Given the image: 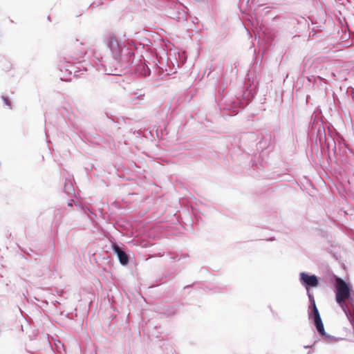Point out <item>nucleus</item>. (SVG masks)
<instances>
[{"instance_id":"obj_1","label":"nucleus","mask_w":354,"mask_h":354,"mask_svg":"<svg viewBox=\"0 0 354 354\" xmlns=\"http://www.w3.org/2000/svg\"><path fill=\"white\" fill-rule=\"evenodd\" d=\"M136 48L132 40L118 39L112 35V82H118L122 73H128Z\"/></svg>"},{"instance_id":"obj_2","label":"nucleus","mask_w":354,"mask_h":354,"mask_svg":"<svg viewBox=\"0 0 354 354\" xmlns=\"http://www.w3.org/2000/svg\"><path fill=\"white\" fill-rule=\"evenodd\" d=\"M256 94L257 84L254 80L248 77L233 94L227 97L224 96L219 106L221 109L230 111L229 115H236L250 103Z\"/></svg>"},{"instance_id":"obj_3","label":"nucleus","mask_w":354,"mask_h":354,"mask_svg":"<svg viewBox=\"0 0 354 354\" xmlns=\"http://www.w3.org/2000/svg\"><path fill=\"white\" fill-rule=\"evenodd\" d=\"M187 61L185 52L170 53L167 57V64L168 68H165L167 74L175 73L177 68L182 66Z\"/></svg>"},{"instance_id":"obj_4","label":"nucleus","mask_w":354,"mask_h":354,"mask_svg":"<svg viewBox=\"0 0 354 354\" xmlns=\"http://www.w3.org/2000/svg\"><path fill=\"white\" fill-rule=\"evenodd\" d=\"M185 8H186L181 3L173 0L167 6V15L169 17L178 21L186 20L187 15Z\"/></svg>"},{"instance_id":"obj_5","label":"nucleus","mask_w":354,"mask_h":354,"mask_svg":"<svg viewBox=\"0 0 354 354\" xmlns=\"http://www.w3.org/2000/svg\"><path fill=\"white\" fill-rule=\"evenodd\" d=\"M299 282L306 288H316L319 285V279L315 274H310L305 272L299 273Z\"/></svg>"},{"instance_id":"obj_6","label":"nucleus","mask_w":354,"mask_h":354,"mask_svg":"<svg viewBox=\"0 0 354 354\" xmlns=\"http://www.w3.org/2000/svg\"><path fill=\"white\" fill-rule=\"evenodd\" d=\"M112 250L116 254L120 263L123 266H127L130 261V255L124 246H120L115 243L112 242Z\"/></svg>"},{"instance_id":"obj_7","label":"nucleus","mask_w":354,"mask_h":354,"mask_svg":"<svg viewBox=\"0 0 354 354\" xmlns=\"http://www.w3.org/2000/svg\"><path fill=\"white\" fill-rule=\"evenodd\" d=\"M65 71L68 72L70 75H73L75 77H81L83 75V72L86 71V69L82 67L80 62L71 63L66 62L64 66H62L61 71Z\"/></svg>"},{"instance_id":"obj_8","label":"nucleus","mask_w":354,"mask_h":354,"mask_svg":"<svg viewBox=\"0 0 354 354\" xmlns=\"http://www.w3.org/2000/svg\"><path fill=\"white\" fill-rule=\"evenodd\" d=\"M307 295L309 299L310 305L308 307V318L313 321L319 320L321 317L319 310L316 306L315 300L313 295L310 292V290H306Z\"/></svg>"},{"instance_id":"obj_9","label":"nucleus","mask_w":354,"mask_h":354,"mask_svg":"<svg viewBox=\"0 0 354 354\" xmlns=\"http://www.w3.org/2000/svg\"><path fill=\"white\" fill-rule=\"evenodd\" d=\"M108 59L105 58L102 54L99 52L94 53V64L96 70L102 73L103 75H110L109 73H107V68L106 66V64L107 63Z\"/></svg>"},{"instance_id":"obj_10","label":"nucleus","mask_w":354,"mask_h":354,"mask_svg":"<svg viewBox=\"0 0 354 354\" xmlns=\"http://www.w3.org/2000/svg\"><path fill=\"white\" fill-rule=\"evenodd\" d=\"M315 327L316 328V330L317 333L322 335V338L327 342L330 343L334 341H337L339 338H337L334 336H332L330 335H328L326 333L324 327V324L322 322V318H320L319 320H315L313 322Z\"/></svg>"},{"instance_id":"obj_11","label":"nucleus","mask_w":354,"mask_h":354,"mask_svg":"<svg viewBox=\"0 0 354 354\" xmlns=\"http://www.w3.org/2000/svg\"><path fill=\"white\" fill-rule=\"evenodd\" d=\"M308 81L313 83V87L317 90H326V80L320 76L308 77Z\"/></svg>"},{"instance_id":"obj_12","label":"nucleus","mask_w":354,"mask_h":354,"mask_svg":"<svg viewBox=\"0 0 354 354\" xmlns=\"http://www.w3.org/2000/svg\"><path fill=\"white\" fill-rule=\"evenodd\" d=\"M272 136L271 134H268L263 136L257 143V147L258 150L264 151L268 149L272 145Z\"/></svg>"},{"instance_id":"obj_13","label":"nucleus","mask_w":354,"mask_h":354,"mask_svg":"<svg viewBox=\"0 0 354 354\" xmlns=\"http://www.w3.org/2000/svg\"><path fill=\"white\" fill-rule=\"evenodd\" d=\"M64 192L68 196H72L75 194V189L71 178H66L64 185Z\"/></svg>"},{"instance_id":"obj_14","label":"nucleus","mask_w":354,"mask_h":354,"mask_svg":"<svg viewBox=\"0 0 354 354\" xmlns=\"http://www.w3.org/2000/svg\"><path fill=\"white\" fill-rule=\"evenodd\" d=\"M137 73L142 76H149L151 74L150 69L145 63L139 64L136 68Z\"/></svg>"},{"instance_id":"obj_15","label":"nucleus","mask_w":354,"mask_h":354,"mask_svg":"<svg viewBox=\"0 0 354 354\" xmlns=\"http://www.w3.org/2000/svg\"><path fill=\"white\" fill-rule=\"evenodd\" d=\"M109 258L110 254L107 253L106 257H103L102 262L100 263L102 268L108 274H109L111 272L110 260H109Z\"/></svg>"},{"instance_id":"obj_16","label":"nucleus","mask_w":354,"mask_h":354,"mask_svg":"<svg viewBox=\"0 0 354 354\" xmlns=\"http://www.w3.org/2000/svg\"><path fill=\"white\" fill-rule=\"evenodd\" d=\"M144 96L145 93H142V91H139L133 94L131 96L130 100L133 104H138L141 100H143Z\"/></svg>"},{"instance_id":"obj_17","label":"nucleus","mask_w":354,"mask_h":354,"mask_svg":"<svg viewBox=\"0 0 354 354\" xmlns=\"http://www.w3.org/2000/svg\"><path fill=\"white\" fill-rule=\"evenodd\" d=\"M177 308L175 306H167L165 308L163 313L167 316H173L177 313Z\"/></svg>"},{"instance_id":"obj_18","label":"nucleus","mask_w":354,"mask_h":354,"mask_svg":"<svg viewBox=\"0 0 354 354\" xmlns=\"http://www.w3.org/2000/svg\"><path fill=\"white\" fill-rule=\"evenodd\" d=\"M104 41L107 48L111 49V33L109 31L104 35Z\"/></svg>"},{"instance_id":"obj_19","label":"nucleus","mask_w":354,"mask_h":354,"mask_svg":"<svg viewBox=\"0 0 354 354\" xmlns=\"http://www.w3.org/2000/svg\"><path fill=\"white\" fill-rule=\"evenodd\" d=\"M83 212L85 214L88 216V217L93 221V218L92 216H95V217H97V214L96 213H93L88 207L83 208Z\"/></svg>"},{"instance_id":"obj_20","label":"nucleus","mask_w":354,"mask_h":354,"mask_svg":"<svg viewBox=\"0 0 354 354\" xmlns=\"http://www.w3.org/2000/svg\"><path fill=\"white\" fill-rule=\"evenodd\" d=\"M99 213H100V216L104 221H106L107 222H109L111 219V217H110V214H109L108 213H104L102 209H99Z\"/></svg>"},{"instance_id":"obj_21","label":"nucleus","mask_w":354,"mask_h":354,"mask_svg":"<svg viewBox=\"0 0 354 354\" xmlns=\"http://www.w3.org/2000/svg\"><path fill=\"white\" fill-rule=\"evenodd\" d=\"M104 1L105 0L95 1L90 5V7L94 8L99 6L103 5Z\"/></svg>"},{"instance_id":"obj_22","label":"nucleus","mask_w":354,"mask_h":354,"mask_svg":"<svg viewBox=\"0 0 354 354\" xmlns=\"http://www.w3.org/2000/svg\"><path fill=\"white\" fill-rule=\"evenodd\" d=\"M168 255L169 256V258L174 261H178L180 259V256L178 254H173V253L169 252Z\"/></svg>"},{"instance_id":"obj_23","label":"nucleus","mask_w":354,"mask_h":354,"mask_svg":"<svg viewBox=\"0 0 354 354\" xmlns=\"http://www.w3.org/2000/svg\"><path fill=\"white\" fill-rule=\"evenodd\" d=\"M3 100L4 103L11 109L10 101L6 97H3Z\"/></svg>"},{"instance_id":"obj_24","label":"nucleus","mask_w":354,"mask_h":354,"mask_svg":"<svg viewBox=\"0 0 354 354\" xmlns=\"http://www.w3.org/2000/svg\"><path fill=\"white\" fill-rule=\"evenodd\" d=\"M127 73H126L125 75H124V74L122 73V75L121 77H119L118 78V83H120V82H121V81L124 82V79H126V77H124V78H122V77H123V76H126V75H127ZM113 82H115V83H117V82H116V81H113Z\"/></svg>"},{"instance_id":"obj_25","label":"nucleus","mask_w":354,"mask_h":354,"mask_svg":"<svg viewBox=\"0 0 354 354\" xmlns=\"http://www.w3.org/2000/svg\"><path fill=\"white\" fill-rule=\"evenodd\" d=\"M61 80H64V81H71V77H68V78L61 77Z\"/></svg>"},{"instance_id":"obj_26","label":"nucleus","mask_w":354,"mask_h":354,"mask_svg":"<svg viewBox=\"0 0 354 354\" xmlns=\"http://www.w3.org/2000/svg\"><path fill=\"white\" fill-rule=\"evenodd\" d=\"M73 200L70 201L68 203V206H69V207H72V206H73Z\"/></svg>"},{"instance_id":"obj_27","label":"nucleus","mask_w":354,"mask_h":354,"mask_svg":"<svg viewBox=\"0 0 354 354\" xmlns=\"http://www.w3.org/2000/svg\"><path fill=\"white\" fill-rule=\"evenodd\" d=\"M326 142H327V147L329 149L330 147V144L326 138Z\"/></svg>"},{"instance_id":"obj_28","label":"nucleus","mask_w":354,"mask_h":354,"mask_svg":"<svg viewBox=\"0 0 354 354\" xmlns=\"http://www.w3.org/2000/svg\"><path fill=\"white\" fill-rule=\"evenodd\" d=\"M191 287V285H188L184 287V289L189 288Z\"/></svg>"},{"instance_id":"obj_29","label":"nucleus","mask_w":354,"mask_h":354,"mask_svg":"<svg viewBox=\"0 0 354 354\" xmlns=\"http://www.w3.org/2000/svg\"><path fill=\"white\" fill-rule=\"evenodd\" d=\"M158 256H160V257H162V256L164 255V253H160V252H159V253L158 254Z\"/></svg>"},{"instance_id":"obj_30","label":"nucleus","mask_w":354,"mask_h":354,"mask_svg":"<svg viewBox=\"0 0 354 354\" xmlns=\"http://www.w3.org/2000/svg\"><path fill=\"white\" fill-rule=\"evenodd\" d=\"M84 54H85V53H84V52H82V53H81V55L79 56V57H82V56L83 55H84Z\"/></svg>"},{"instance_id":"obj_31","label":"nucleus","mask_w":354,"mask_h":354,"mask_svg":"<svg viewBox=\"0 0 354 354\" xmlns=\"http://www.w3.org/2000/svg\"><path fill=\"white\" fill-rule=\"evenodd\" d=\"M352 90H353V88H352ZM352 91V97H353V98H354V92L353 91Z\"/></svg>"},{"instance_id":"obj_32","label":"nucleus","mask_w":354,"mask_h":354,"mask_svg":"<svg viewBox=\"0 0 354 354\" xmlns=\"http://www.w3.org/2000/svg\"><path fill=\"white\" fill-rule=\"evenodd\" d=\"M334 150H336L335 142H334Z\"/></svg>"},{"instance_id":"obj_33","label":"nucleus","mask_w":354,"mask_h":354,"mask_svg":"<svg viewBox=\"0 0 354 354\" xmlns=\"http://www.w3.org/2000/svg\"><path fill=\"white\" fill-rule=\"evenodd\" d=\"M105 114H106V117H107L108 118H109V114H108L107 113H105Z\"/></svg>"},{"instance_id":"obj_34","label":"nucleus","mask_w":354,"mask_h":354,"mask_svg":"<svg viewBox=\"0 0 354 354\" xmlns=\"http://www.w3.org/2000/svg\"><path fill=\"white\" fill-rule=\"evenodd\" d=\"M304 348H309V346H305Z\"/></svg>"},{"instance_id":"obj_35","label":"nucleus","mask_w":354,"mask_h":354,"mask_svg":"<svg viewBox=\"0 0 354 354\" xmlns=\"http://www.w3.org/2000/svg\"><path fill=\"white\" fill-rule=\"evenodd\" d=\"M320 131H321V129H320V128H319V129H318V132H319V133H320Z\"/></svg>"},{"instance_id":"obj_36","label":"nucleus","mask_w":354,"mask_h":354,"mask_svg":"<svg viewBox=\"0 0 354 354\" xmlns=\"http://www.w3.org/2000/svg\"><path fill=\"white\" fill-rule=\"evenodd\" d=\"M321 140H322V137H321V136H319V141L321 142Z\"/></svg>"},{"instance_id":"obj_37","label":"nucleus","mask_w":354,"mask_h":354,"mask_svg":"<svg viewBox=\"0 0 354 354\" xmlns=\"http://www.w3.org/2000/svg\"><path fill=\"white\" fill-rule=\"evenodd\" d=\"M111 302L113 303V297L112 296V300H111Z\"/></svg>"}]
</instances>
